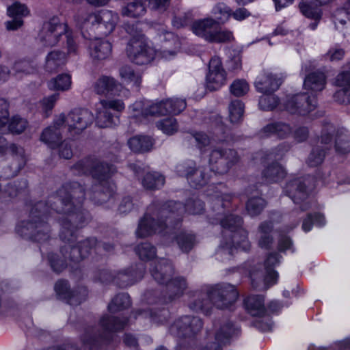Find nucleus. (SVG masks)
<instances>
[{
	"mask_svg": "<svg viewBox=\"0 0 350 350\" xmlns=\"http://www.w3.org/2000/svg\"><path fill=\"white\" fill-rule=\"evenodd\" d=\"M326 84V77L322 72H313L307 75L304 79L305 89L314 92L322 91Z\"/></svg>",
	"mask_w": 350,
	"mask_h": 350,
	"instance_id": "obj_41",
	"label": "nucleus"
},
{
	"mask_svg": "<svg viewBox=\"0 0 350 350\" xmlns=\"http://www.w3.org/2000/svg\"><path fill=\"white\" fill-rule=\"evenodd\" d=\"M68 31L66 23L61 22L58 17H52L43 23L38 35L40 42L44 46L53 47Z\"/></svg>",
	"mask_w": 350,
	"mask_h": 350,
	"instance_id": "obj_10",
	"label": "nucleus"
},
{
	"mask_svg": "<svg viewBox=\"0 0 350 350\" xmlns=\"http://www.w3.org/2000/svg\"><path fill=\"white\" fill-rule=\"evenodd\" d=\"M94 161L95 159L90 157L84 158L73 165L71 170L77 175L91 174Z\"/></svg>",
	"mask_w": 350,
	"mask_h": 350,
	"instance_id": "obj_53",
	"label": "nucleus"
},
{
	"mask_svg": "<svg viewBox=\"0 0 350 350\" xmlns=\"http://www.w3.org/2000/svg\"><path fill=\"white\" fill-rule=\"evenodd\" d=\"M67 62V55L63 51L54 50L46 57L45 68L48 72H53L64 66Z\"/></svg>",
	"mask_w": 350,
	"mask_h": 350,
	"instance_id": "obj_40",
	"label": "nucleus"
},
{
	"mask_svg": "<svg viewBox=\"0 0 350 350\" xmlns=\"http://www.w3.org/2000/svg\"><path fill=\"white\" fill-rule=\"evenodd\" d=\"M280 103L279 98L272 93L264 94L260 97L258 105L263 111H272Z\"/></svg>",
	"mask_w": 350,
	"mask_h": 350,
	"instance_id": "obj_57",
	"label": "nucleus"
},
{
	"mask_svg": "<svg viewBox=\"0 0 350 350\" xmlns=\"http://www.w3.org/2000/svg\"><path fill=\"white\" fill-rule=\"evenodd\" d=\"M128 144L133 152H145L151 150L153 142L150 137L136 135L130 138Z\"/></svg>",
	"mask_w": 350,
	"mask_h": 350,
	"instance_id": "obj_42",
	"label": "nucleus"
},
{
	"mask_svg": "<svg viewBox=\"0 0 350 350\" xmlns=\"http://www.w3.org/2000/svg\"><path fill=\"white\" fill-rule=\"evenodd\" d=\"M131 306L130 296L126 293L117 295L109 304L108 310L111 313L123 310Z\"/></svg>",
	"mask_w": 350,
	"mask_h": 350,
	"instance_id": "obj_48",
	"label": "nucleus"
},
{
	"mask_svg": "<svg viewBox=\"0 0 350 350\" xmlns=\"http://www.w3.org/2000/svg\"><path fill=\"white\" fill-rule=\"evenodd\" d=\"M237 152L231 148H214L209 154L211 170L218 174H225L239 161Z\"/></svg>",
	"mask_w": 350,
	"mask_h": 350,
	"instance_id": "obj_8",
	"label": "nucleus"
},
{
	"mask_svg": "<svg viewBox=\"0 0 350 350\" xmlns=\"http://www.w3.org/2000/svg\"><path fill=\"white\" fill-rule=\"evenodd\" d=\"M282 83V79L277 75L264 72L257 77L254 84L258 92L269 94L278 90Z\"/></svg>",
	"mask_w": 350,
	"mask_h": 350,
	"instance_id": "obj_29",
	"label": "nucleus"
},
{
	"mask_svg": "<svg viewBox=\"0 0 350 350\" xmlns=\"http://www.w3.org/2000/svg\"><path fill=\"white\" fill-rule=\"evenodd\" d=\"M180 249L184 252H189L195 245V236L186 232H180L175 237Z\"/></svg>",
	"mask_w": 350,
	"mask_h": 350,
	"instance_id": "obj_55",
	"label": "nucleus"
},
{
	"mask_svg": "<svg viewBox=\"0 0 350 350\" xmlns=\"http://www.w3.org/2000/svg\"><path fill=\"white\" fill-rule=\"evenodd\" d=\"M277 278L278 273L274 270L254 269L250 271L252 286L258 291H266L275 284Z\"/></svg>",
	"mask_w": 350,
	"mask_h": 350,
	"instance_id": "obj_22",
	"label": "nucleus"
},
{
	"mask_svg": "<svg viewBox=\"0 0 350 350\" xmlns=\"http://www.w3.org/2000/svg\"><path fill=\"white\" fill-rule=\"evenodd\" d=\"M137 315H142L144 317L150 316L151 320L156 323H163L167 322L170 318V312L166 308L155 309L154 310H139L135 312V318Z\"/></svg>",
	"mask_w": 350,
	"mask_h": 350,
	"instance_id": "obj_46",
	"label": "nucleus"
},
{
	"mask_svg": "<svg viewBox=\"0 0 350 350\" xmlns=\"http://www.w3.org/2000/svg\"><path fill=\"white\" fill-rule=\"evenodd\" d=\"M332 146V138L327 133H323L313 146L306 163L310 167H317L322 163L327 150Z\"/></svg>",
	"mask_w": 350,
	"mask_h": 350,
	"instance_id": "obj_21",
	"label": "nucleus"
},
{
	"mask_svg": "<svg viewBox=\"0 0 350 350\" xmlns=\"http://www.w3.org/2000/svg\"><path fill=\"white\" fill-rule=\"evenodd\" d=\"M55 291L61 299L67 300L70 305H78L81 303L75 291L70 289L68 282L66 280H58L55 283Z\"/></svg>",
	"mask_w": 350,
	"mask_h": 350,
	"instance_id": "obj_38",
	"label": "nucleus"
},
{
	"mask_svg": "<svg viewBox=\"0 0 350 350\" xmlns=\"http://www.w3.org/2000/svg\"><path fill=\"white\" fill-rule=\"evenodd\" d=\"M96 123L100 128L111 127L119 122V114L124 109V103L120 99H105L100 101Z\"/></svg>",
	"mask_w": 350,
	"mask_h": 350,
	"instance_id": "obj_9",
	"label": "nucleus"
},
{
	"mask_svg": "<svg viewBox=\"0 0 350 350\" xmlns=\"http://www.w3.org/2000/svg\"><path fill=\"white\" fill-rule=\"evenodd\" d=\"M165 177L157 172H148L144 176L142 183L148 190L160 189L165 184Z\"/></svg>",
	"mask_w": 350,
	"mask_h": 350,
	"instance_id": "obj_43",
	"label": "nucleus"
},
{
	"mask_svg": "<svg viewBox=\"0 0 350 350\" xmlns=\"http://www.w3.org/2000/svg\"><path fill=\"white\" fill-rule=\"evenodd\" d=\"M12 69L16 75L18 74L30 75L36 71V68L31 64L25 60L16 62L13 65Z\"/></svg>",
	"mask_w": 350,
	"mask_h": 350,
	"instance_id": "obj_63",
	"label": "nucleus"
},
{
	"mask_svg": "<svg viewBox=\"0 0 350 350\" xmlns=\"http://www.w3.org/2000/svg\"><path fill=\"white\" fill-rule=\"evenodd\" d=\"M317 106V100L314 96H310L306 93L299 94L289 98L285 108L292 114L306 116L314 111Z\"/></svg>",
	"mask_w": 350,
	"mask_h": 350,
	"instance_id": "obj_16",
	"label": "nucleus"
},
{
	"mask_svg": "<svg viewBox=\"0 0 350 350\" xmlns=\"http://www.w3.org/2000/svg\"><path fill=\"white\" fill-rule=\"evenodd\" d=\"M202 320L193 316H184L177 319L170 327L171 334L183 339L193 340L203 327Z\"/></svg>",
	"mask_w": 350,
	"mask_h": 350,
	"instance_id": "obj_12",
	"label": "nucleus"
},
{
	"mask_svg": "<svg viewBox=\"0 0 350 350\" xmlns=\"http://www.w3.org/2000/svg\"><path fill=\"white\" fill-rule=\"evenodd\" d=\"M193 16L192 13L187 12L174 16L172 19V25L176 28H181L193 25Z\"/></svg>",
	"mask_w": 350,
	"mask_h": 350,
	"instance_id": "obj_61",
	"label": "nucleus"
},
{
	"mask_svg": "<svg viewBox=\"0 0 350 350\" xmlns=\"http://www.w3.org/2000/svg\"><path fill=\"white\" fill-rule=\"evenodd\" d=\"M115 168L113 165L98 160L94 161L92 169L91 176L94 183H100L110 180L111 175L114 173Z\"/></svg>",
	"mask_w": 350,
	"mask_h": 350,
	"instance_id": "obj_32",
	"label": "nucleus"
},
{
	"mask_svg": "<svg viewBox=\"0 0 350 350\" xmlns=\"http://www.w3.org/2000/svg\"><path fill=\"white\" fill-rule=\"evenodd\" d=\"M27 185L28 183L26 180L13 181L8 183L3 189V191H1V199L3 201L7 202L16 198L25 191Z\"/></svg>",
	"mask_w": 350,
	"mask_h": 350,
	"instance_id": "obj_37",
	"label": "nucleus"
},
{
	"mask_svg": "<svg viewBox=\"0 0 350 350\" xmlns=\"http://www.w3.org/2000/svg\"><path fill=\"white\" fill-rule=\"evenodd\" d=\"M286 176L285 170L278 162L268 165L262 172V178L265 183H277Z\"/></svg>",
	"mask_w": 350,
	"mask_h": 350,
	"instance_id": "obj_35",
	"label": "nucleus"
},
{
	"mask_svg": "<svg viewBox=\"0 0 350 350\" xmlns=\"http://www.w3.org/2000/svg\"><path fill=\"white\" fill-rule=\"evenodd\" d=\"M143 272V271H141L138 273L133 269H126L119 271L114 273L113 282L120 288H126L133 284L137 281V278L139 279L142 278Z\"/></svg>",
	"mask_w": 350,
	"mask_h": 350,
	"instance_id": "obj_34",
	"label": "nucleus"
},
{
	"mask_svg": "<svg viewBox=\"0 0 350 350\" xmlns=\"http://www.w3.org/2000/svg\"><path fill=\"white\" fill-rule=\"evenodd\" d=\"M229 119L231 123L237 124L243 120L244 104L240 100H232L228 107Z\"/></svg>",
	"mask_w": 350,
	"mask_h": 350,
	"instance_id": "obj_50",
	"label": "nucleus"
},
{
	"mask_svg": "<svg viewBox=\"0 0 350 350\" xmlns=\"http://www.w3.org/2000/svg\"><path fill=\"white\" fill-rule=\"evenodd\" d=\"M83 19L81 25L82 34L84 38L92 39L109 35L116 26L118 16L110 10H101L85 14Z\"/></svg>",
	"mask_w": 350,
	"mask_h": 350,
	"instance_id": "obj_5",
	"label": "nucleus"
},
{
	"mask_svg": "<svg viewBox=\"0 0 350 350\" xmlns=\"http://www.w3.org/2000/svg\"><path fill=\"white\" fill-rule=\"evenodd\" d=\"M150 271L158 283L164 284L174 274V267L169 260L161 258L151 264Z\"/></svg>",
	"mask_w": 350,
	"mask_h": 350,
	"instance_id": "obj_28",
	"label": "nucleus"
},
{
	"mask_svg": "<svg viewBox=\"0 0 350 350\" xmlns=\"http://www.w3.org/2000/svg\"><path fill=\"white\" fill-rule=\"evenodd\" d=\"M7 14L12 20L5 23L6 29L16 31L23 26V18L29 14V10L26 5L16 1L8 7Z\"/></svg>",
	"mask_w": 350,
	"mask_h": 350,
	"instance_id": "obj_23",
	"label": "nucleus"
},
{
	"mask_svg": "<svg viewBox=\"0 0 350 350\" xmlns=\"http://www.w3.org/2000/svg\"><path fill=\"white\" fill-rule=\"evenodd\" d=\"M189 308L194 312L208 314L213 308L208 288L205 291H196L189 293Z\"/></svg>",
	"mask_w": 350,
	"mask_h": 350,
	"instance_id": "obj_25",
	"label": "nucleus"
},
{
	"mask_svg": "<svg viewBox=\"0 0 350 350\" xmlns=\"http://www.w3.org/2000/svg\"><path fill=\"white\" fill-rule=\"evenodd\" d=\"M265 201L260 197L250 198L246 203V210L252 217L259 215L265 207Z\"/></svg>",
	"mask_w": 350,
	"mask_h": 350,
	"instance_id": "obj_56",
	"label": "nucleus"
},
{
	"mask_svg": "<svg viewBox=\"0 0 350 350\" xmlns=\"http://www.w3.org/2000/svg\"><path fill=\"white\" fill-rule=\"evenodd\" d=\"M334 148L338 154H345L350 152V135L345 129L336 131Z\"/></svg>",
	"mask_w": 350,
	"mask_h": 350,
	"instance_id": "obj_44",
	"label": "nucleus"
},
{
	"mask_svg": "<svg viewBox=\"0 0 350 350\" xmlns=\"http://www.w3.org/2000/svg\"><path fill=\"white\" fill-rule=\"evenodd\" d=\"M10 149L13 152L10 163L3 167L2 178L9 179L17 176L20 170L25 165L26 159L24 156L23 149L14 144L10 146Z\"/></svg>",
	"mask_w": 350,
	"mask_h": 350,
	"instance_id": "obj_24",
	"label": "nucleus"
},
{
	"mask_svg": "<svg viewBox=\"0 0 350 350\" xmlns=\"http://www.w3.org/2000/svg\"><path fill=\"white\" fill-rule=\"evenodd\" d=\"M217 22L213 19H206L198 21L193 23L191 26L193 32L206 40L210 42L213 38V33H215Z\"/></svg>",
	"mask_w": 350,
	"mask_h": 350,
	"instance_id": "obj_31",
	"label": "nucleus"
},
{
	"mask_svg": "<svg viewBox=\"0 0 350 350\" xmlns=\"http://www.w3.org/2000/svg\"><path fill=\"white\" fill-rule=\"evenodd\" d=\"M239 332L233 324L227 321L223 324L215 334V342L207 345L203 350H221L222 346L229 342L230 338Z\"/></svg>",
	"mask_w": 350,
	"mask_h": 350,
	"instance_id": "obj_27",
	"label": "nucleus"
},
{
	"mask_svg": "<svg viewBox=\"0 0 350 350\" xmlns=\"http://www.w3.org/2000/svg\"><path fill=\"white\" fill-rule=\"evenodd\" d=\"M64 125H58L57 120L53 125L45 129L40 136V139L51 148H55L59 145L62 141V128Z\"/></svg>",
	"mask_w": 350,
	"mask_h": 350,
	"instance_id": "obj_33",
	"label": "nucleus"
},
{
	"mask_svg": "<svg viewBox=\"0 0 350 350\" xmlns=\"http://www.w3.org/2000/svg\"><path fill=\"white\" fill-rule=\"evenodd\" d=\"M120 76L126 82L133 83L134 85L139 89L142 83V75L135 72L129 66H123L119 70Z\"/></svg>",
	"mask_w": 350,
	"mask_h": 350,
	"instance_id": "obj_49",
	"label": "nucleus"
},
{
	"mask_svg": "<svg viewBox=\"0 0 350 350\" xmlns=\"http://www.w3.org/2000/svg\"><path fill=\"white\" fill-rule=\"evenodd\" d=\"M49 198L47 202H38L31 208L29 218L22 221L16 226V232L24 239L38 243H44L51 238V227L48 224L47 215L54 209L50 200L57 196V192Z\"/></svg>",
	"mask_w": 350,
	"mask_h": 350,
	"instance_id": "obj_3",
	"label": "nucleus"
},
{
	"mask_svg": "<svg viewBox=\"0 0 350 350\" xmlns=\"http://www.w3.org/2000/svg\"><path fill=\"white\" fill-rule=\"evenodd\" d=\"M166 114L177 115L184 111L187 107L186 100L179 98H168L164 100Z\"/></svg>",
	"mask_w": 350,
	"mask_h": 350,
	"instance_id": "obj_52",
	"label": "nucleus"
},
{
	"mask_svg": "<svg viewBox=\"0 0 350 350\" xmlns=\"http://www.w3.org/2000/svg\"><path fill=\"white\" fill-rule=\"evenodd\" d=\"M325 218L323 215L317 213L314 214L309 213L303 221L302 229L305 232H308L311 230L313 224L323 226L325 224Z\"/></svg>",
	"mask_w": 350,
	"mask_h": 350,
	"instance_id": "obj_58",
	"label": "nucleus"
},
{
	"mask_svg": "<svg viewBox=\"0 0 350 350\" xmlns=\"http://www.w3.org/2000/svg\"><path fill=\"white\" fill-rule=\"evenodd\" d=\"M264 297L261 295H250L244 300L247 311L254 317L262 316L265 312Z\"/></svg>",
	"mask_w": 350,
	"mask_h": 350,
	"instance_id": "obj_39",
	"label": "nucleus"
},
{
	"mask_svg": "<svg viewBox=\"0 0 350 350\" xmlns=\"http://www.w3.org/2000/svg\"><path fill=\"white\" fill-rule=\"evenodd\" d=\"M334 83L340 88L333 95L334 101L339 104H350V71H342L335 78Z\"/></svg>",
	"mask_w": 350,
	"mask_h": 350,
	"instance_id": "obj_26",
	"label": "nucleus"
},
{
	"mask_svg": "<svg viewBox=\"0 0 350 350\" xmlns=\"http://www.w3.org/2000/svg\"><path fill=\"white\" fill-rule=\"evenodd\" d=\"M71 85V79L69 75L62 74L51 79L48 83L50 90H67Z\"/></svg>",
	"mask_w": 350,
	"mask_h": 350,
	"instance_id": "obj_51",
	"label": "nucleus"
},
{
	"mask_svg": "<svg viewBox=\"0 0 350 350\" xmlns=\"http://www.w3.org/2000/svg\"><path fill=\"white\" fill-rule=\"evenodd\" d=\"M94 120V115L90 110L77 108L70 111L66 116L61 114L57 119V124L67 126L70 133L79 134L90 126Z\"/></svg>",
	"mask_w": 350,
	"mask_h": 350,
	"instance_id": "obj_7",
	"label": "nucleus"
},
{
	"mask_svg": "<svg viewBox=\"0 0 350 350\" xmlns=\"http://www.w3.org/2000/svg\"><path fill=\"white\" fill-rule=\"evenodd\" d=\"M299 9L305 16L316 21L321 17L319 6L312 0H302V2L299 3Z\"/></svg>",
	"mask_w": 350,
	"mask_h": 350,
	"instance_id": "obj_47",
	"label": "nucleus"
},
{
	"mask_svg": "<svg viewBox=\"0 0 350 350\" xmlns=\"http://www.w3.org/2000/svg\"><path fill=\"white\" fill-rule=\"evenodd\" d=\"M204 204L198 198H190L184 205L180 202L168 201L164 204L155 202L151 204L139 221L137 234L144 237L153 233H170L178 228L185 212L189 214H200L203 212Z\"/></svg>",
	"mask_w": 350,
	"mask_h": 350,
	"instance_id": "obj_2",
	"label": "nucleus"
},
{
	"mask_svg": "<svg viewBox=\"0 0 350 350\" xmlns=\"http://www.w3.org/2000/svg\"><path fill=\"white\" fill-rule=\"evenodd\" d=\"M145 12L146 7L142 0H131L122 8V15L129 17H139Z\"/></svg>",
	"mask_w": 350,
	"mask_h": 350,
	"instance_id": "obj_45",
	"label": "nucleus"
},
{
	"mask_svg": "<svg viewBox=\"0 0 350 350\" xmlns=\"http://www.w3.org/2000/svg\"><path fill=\"white\" fill-rule=\"evenodd\" d=\"M220 224L222 228L233 233L230 242L221 244L220 247L224 253L232 255L234 251L239 248L243 251L250 250V243L247 239V232L241 228L243 219L241 217L230 214L221 219Z\"/></svg>",
	"mask_w": 350,
	"mask_h": 350,
	"instance_id": "obj_6",
	"label": "nucleus"
},
{
	"mask_svg": "<svg viewBox=\"0 0 350 350\" xmlns=\"http://www.w3.org/2000/svg\"><path fill=\"white\" fill-rule=\"evenodd\" d=\"M177 174L180 176L186 177L192 187H198L205 185L208 180L203 170L196 168V163L187 161L177 165L176 167Z\"/></svg>",
	"mask_w": 350,
	"mask_h": 350,
	"instance_id": "obj_18",
	"label": "nucleus"
},
{
	"mask_svg": "<svg viewBox=\"0 0 350 350\" xmlns=\"http://www.w3.org/2000/svg\"><path fill=\"white\" fill-rule=\"evenodd\" d=\"M157 126L167 135H172L178 130L176 120L172 117L157 122Z\"/></svg>",
	"mask_w": 350,
	"mask_h": 350,
	"instance_id": "obj_59",
	"label": "nucleus"
},
{
	"mask_svg": "<svg viewBox=\"0 0 350 350\" xmlns=\"http://www.w3.org/2000/svg\"><path fill=\"white\" fill-rule=\"evenodd\" d=\"M230 91L232 95L241 97L248 92L249 85L244 79H237L230 85Z\"/></svg>",
	"mask_w": 350,
	"mask_h": 350,
	"instance_id": "obj_60",
	"label": "nucleus"
},
{
	"mask_svg": "<svg viewBox=\"0 0 350 350\" xmlns=\"http://www.w3.org/2000/svg\"><path fill=\"white\" fill-rule=\"evenodd\" d=\"M48 260L52 269L56 273L62 272L67 265V259L66 258H59L55 254H49Z\"/></svg>",
	"mask_w": 350,
	"mask_h": 350,
	"instance_id": "obj_62",
	"label": "nucleus"
},
{
	"mask_svg": "<svg viewBox=\"0 0 350 350\" xmlns=\"http://www.w3.org/2000/svg\"><path fill=\"white\" fill-rule=\"evenodd\" d=\"M135 252L142 260H150L156 256V248L147 242L137 245Z\"/></svg>",
	"mask_w": 350,
	"mask_h": 350,
	"instance_id": "obj_54",
	"label": "nucleus"
},
{
	"mask_svg": "<svg viewBox=\"0 0 350 350\" xmlns=\"http://www.w3.org/2000/svg\"><path fill=\"white\" fill-rule=\"evenodd\" d=\"M128 319L104 315L100 320L98 327H88L81 336L85 350H94L110 340L111 333L123 329Z\"/></svg>",
	"mask_w": 350,
	"mask_h": 350,
	"instance_id": "obj_4",
	"label": "nucleus"
},
{
	"mask_svg": "<svg viewBox=\"0 0 350 350\" xmlns=\"http://www.w3.org/2000/svg\"><path fill=\"white\" fill-rule=\"evenodd\" d=\"M293 133V127L282 120H271L258 131L260 138L275 137L278 139H285Z\"/></svg>",
	"mask_w": 350,
	"mask_h": 350,
	"instance_id": "obj_19",
	"label": "nucleus"
},
{
	"mask_svg": "<svg viewBox=\"0 0 350 350\" xmlns=\"http://www.w3.org/2000/svg\"><path fill=\"white\" fill-rule=\"evenodd\" d=\"M165 284H166L165 295H162L161 297H158L157 300L151 297L152 292L148 291L146 293L145 297L148 304H170L176 299L180 298L187 288L186 279L180 276L174 278H171Z\"/></svg>",
	"mask_w": 350,
	"mask_h": 350,
	"instance_id": "obj_13",
	"label": "nucleus"
},
{
	"mask_svg": "<svg viewBox=\"0 0 350 350\" xmlns=\"http://www.w3.org/2000/svg\"><path fill=\"white\" fill-rule=\"evenodd\" d=\"M92 40L89 44L90 56L95 60H104L108 58L111 53L112 46L106 40L98 38H92Z\"/></svg>",
	"mask_w": 350,
	"mask_h": 350,
	"instance_id": "obj_30",
	"label": "nucleus"
},
{
	"mask_svg": "<svg viewBox=\"0 0 350 350\" xmlns=\"http://www.w3.org/2000/svg\"><path fill=\"white\" fill-rule=\"evenodd\" d=\"M314 183V178L309 175L294 178L286 183L284 191L294 203L299 204L307 198Z\"/></svg>",
	"mask_w": 350,
	"mask_h": 350,
	"instance_id": "obj_14",
	"label": "nucleus"
},
{
	"mask_svg": "<svg viewBox=\"0 0 350 350\" xmlns=\"http://www.w3.org/2000/svg\"><path fill=\"white\" fill-rule=\"evenodd\" d=\"M126 53L131 61L138 65L150 63L154 56V50L146 44L145 39L130 40Z\"/></svg>",
	"mask_w": 350,
	"mask_h": 350,
	"instance_id": "obj_15",
	"label": "nucleus"
},
{
	"mask_svg": "<svg viewBox=\"0 0 350 350\" xmlns=\"http://www.w3.org/2000/svg\"><path fill=\"white\" fill-rule=\"evenodd\" d=\"M226 75L221 59L219 57H212L206 75V88L210 91L218 90L226 83Z\"/></svg>",
	"mask_w": 350,
	"mask_h": 350,
	"instance_id": "obj_17",
	"label": "nucleus"
},
{
	"mask_svg": "<svg viewBox=\"0 0 350 350\" xmlns=\"http://www.w3.org/2000/svg\"><path fill=\"white\" fill-rule=\"evenodd\" d=\"M208 291L213 306L221 310L230 308L239 297L236 286L228 283L216 284Z\"/></svg>",
	"mask_w": 350,
	"mask_h": 350,
	"instance_id": "obj_11",
	"label": "nucleus"
},
{
	"mask_svg": "<svg viewBox=\"0 0 350 350\" xmlns=\"http://www.w3.org/2000/svg\"><path fill=\"white\" fill-rule=\"evenodd\" d=\"M116 195V185L111 181L94 183L91 188L90 199L95 204H102L113 198Z\"/></svg>",
	"mask_w": 350,
	"mask_h": 350,
	"instance_id": "obj_20",
	"label": "nucleus"
},
{
	"mask_svg": "<svg viewBox=\"0 0 350 350\" xmlns=\"http://www.w3.org/2000/svg\"><path fill=\"white\" fill-rule=\"evenodd\" d=\"M85 186L77 181L65 183L57 192V196L51 199V204L57 213L66 215L60 221L59 237L65 245L60 252L63 258L73 262H79L88 256V252H83L79 243L72 245L77 238V229L85 226L90 220L89 212L84 208Z\"/></svg>",
	"mask_w": 350,
	"mask_h": 350,
	"instance_id": "obj_1",
	"label": "nucleus"
},
{
	"mask_svg": "<svg viewBox=\"0 0 350 350\" xmlns=\"http://www.w3.org/2000/svg\"><path fill=\"white\" fill-rule=\"evenodd\" d=\"M119 83L114 78L109 76L100 77L93 85L94 91L99 95H106L117 90Z\"/></svg>",
	"mask_w": 350,
	"mask_h": 350,
	"instance_id": "obj_36",
	"label": "nucleus"
},
{
	"mask_svg": "<svg viewBox=\"0 0 350 350\" xmlns=\"http://www.w3.org/2000/svg\"><path fill=\"white\" fill-rule=\"evenodd\" d=\"M94 279L103 284L113 282L114 273L107 269H98L94 272Z\"/></svg>",
	"mask_w": 350,
	"mask_h": 350,
	"instance_id": "obj_64",
	"label": "nucleus"
}]
</instances>
